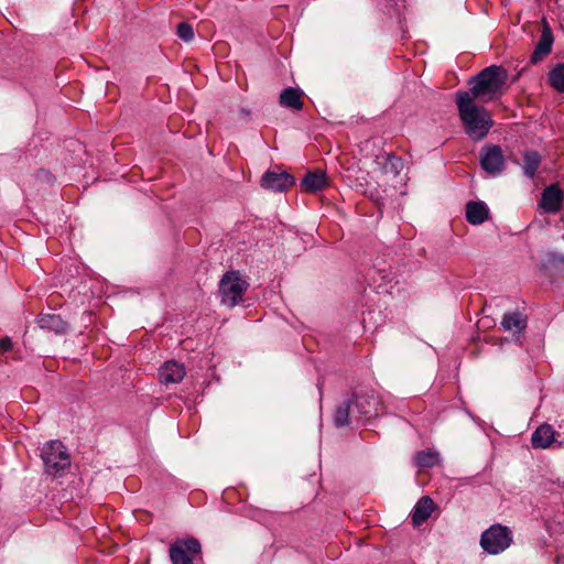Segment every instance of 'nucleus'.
<instances>
[{
	"mask_svg": "<svg viewBox=\"0 0 564 564\" xmlns=\"http://www.w3.org/2000/svg\"><path fill=\"white\" fill-rule=\"evenodd\" d=\"M295 183V178L279 166L267 171L261 178V186L272 192H283Z\"/></svg>",
	"mask_w": 564,
	"mask_h": 564,
	"instance_id": "nucleus-10",
	"label": "nucleus"
},
{
	"mask_svg": "<svg viewBox=\"0 0 564 564\" xmlns=\"http://www.w3.org/2000/svg\"><path fill=\"white\" fill-rule=\"evenodd\" d=\"M305 192L315 193L327 185L326 174L322 171L308 172L301 183Z\"/></svg>",
	"mask_w": 564,
	"mask_h": 564,
	"instance_id": "nucleus-19",
	"label": "nucleus"
},
{
	"mask_svg": "<svg viewBox=\"0 0 564 564\" xmlns=\"http://www.w3.org/2000/svg\"><path fill=\"white\" fill-rule=\"evenodd\" d=\"M42 459L46 473L58 475L70 466L69 455L65 446L59 441L46 443L42 449Z\"/></svg>",
	"mask_w": 564,
	"mask_h": 564,
	"instance_id": "nucleus-6",
	"label": "nucleus"
},
{
	"mask_svg": "<svg viewBox=\"0 0 564 564\" xmlns=\"http://www.w3.org/2000/svg\"><path fill=\"white\" fill-rule=\"evenodd\" d=\"M415 462L416 465L420 467H433L434 465L437 464L438 457L436 453L430 449H425L416 454Z\"/></svg>",
	"mask_w": 564,
	"mask_h": 564,
	"instance_id": "nucleus-24",
	"label": "nucleus"
},
{
	"mask_svg": "<svg viewBox=\"0 0 564 564\" xmlns=\"http://www.w3.org/2000/svg\"><path fill=\"white\" fill-rule=\"evenodd\" d=\"M435 508V505L433 500L424 496L422 497L415 505L413 511H412V522L414 525H421L423 522H425L430 516L432 514L433 510Z\"/></svg>",
	"mask_w": 564,
	"mask_h": 564,
	"instance_id": "nucleus-15",
	"label": "nucleus"
},
{
	"mask_svg": "<svg viewBox=\"0 0 564 564\" xmlns=\"http://www.w3.org/2000/svg\"><path fill=\"white\" fill-rule=\"evenodd\" d=\"M248 283L237 271L226 272L219 282L221 303L229 307L236 306L243 299Z\"/></svg>",
	"mask_w": 564,
	"mask_h": 564,
	"instance_id": "nucleus-5",
	"label": "nucleus"
},
{
	"mask_svg": "<svg viewBox=\"0 0 564 564\" xmlns=\"http://www.w3.org/2000/svg\"><path fill=\"white\" fill-rule=\"evenodd\" d=\"M550 85L558 93H564V64H557L549 74Z\"/></svg>",
	"mask_w": 564,
	"mask_h": 564,
	"instance_id": "nucleus-23",
	"label": "nucleus"
},
{
	"mask_svg": "<svg viewBox=\"0 0 564 564\" xmlns=\"http://www.w3.org/2000/svg\"><path fill=\"white\" fill-rule=\"evenodd\" d=\"M354 402L347 401L343 404H339L334 414V424L337 427L347 426L350 423V414L354 413L352 410Z\"/></svg>",
	"mask_w": 564,
	"mask_h": 564,
	"instance_id": "nucleus-21",
	"label": "nucleus"
},
{
	"mask_svg": "<svg viewBox=\"0 0 564 564\" xmlns=\"http://www.w3.org/2000/svg\"><path fill=\"white\" fill-rule=\"evenodd\" d=\"M361 151L366 152V156L373 155L371 170L365 174L359 169H347L345 177L349 185L365 194H369L371 197H373L375 193L370 188L371 182L368 178L373 181L383 192H388L390 187L395 188L397 185L394 183L403 167L402 160L390 152L382 151L371 140L362 143Z\"/></svg>",
	"mask_w": 564,
	"mask_h": 564,
	"instance_id": "nucleus-1",
	"label": "nucleus"
},
{
	"mask_svg": "<svg viewBox=\"0 0 564 564\" xmlns=\"http://www.w3.org/2000/svg\"><path fill=\"white\" fill-rule=\"evenodd\" d=\"M200 543L191 538L176 541L170 547V558L172 564H193L194 556L200 553Z\"/></svg>",
	"mask_w": 564,
	"mask_h": 564,
	"instance_id": "nucleus-7",
	"label": "nucleus"
},
{
	"mask_svg": "<svg viewBox=\"0 0 564 564\" xmlns=\"http://www.w3.org/2000/svg\"><path fill=\"white\" fill-rule=\"evenodd\" d=\"M502 328L513 335H520L527 327V317L520 312H511L503 315Z\"/></svg>",
	"mask_w": 564,
	"mask_h": 564,
	"instance_id": "nucleus-14",
	"label": "nucleus"
},
{
	"mask_svg": "<svg viewBox=\"0 0 564 564\" xmlns=\"http://www.w3.org/2000/svg\"><path fill=\"white\" fill-rule=\"evenodd\" d=\"M480 165L488 174L499 175L505 170V156L499 145H485L480 152Z\"/></svg>",
	"mask_w": 564,
	"mask_h": 564,
	"instance_id": "nucleus-9",
	"label": "nucleus"
},
{
	"mask_svg": "<svg viewBox=\"0 0 564 564\" xmlns=\"http://www.w3.org/2000/svg\"><path fill=\"white\" fill-rule=\"evenodd\" d=\"M36 323L41 329L64 334L67 330V323L56 314H40Z\"/></svg>",
	"mask_w": 564,
	"mask_h": 564,
	"instance_id": "nucleus-13",
	"label": "nucleus"
},
{
	"mask_svg": "<svg viewBox=\"0 0 564 564\" xmlns=\"http://www.w3.org/2000/svg\"><path fill=\"white\" fill-rule=\"evenodd\" d=\"M160 381L164 384L178 383L185 377L184 365L176 361H166L160 368Z\"/></svg>",
	"mask_w": 564,
	"mask_h": 564,
	"instance_id": "nucleus-12",
	"label": "nucleus"
},
{
	"mask_svg": "<svg viewBox=\"0 0 564 564\" xmlns=\"http://www.w3.org/2000/svg\"><path fill=\"white\" fill-rule=\"evenodd\" d=\"M489 209L484 202H468L466 205V219L471 225H480L488 219Z\"/></svg>",
	"mask_w": 564,
	"mask_h": 564,
	"instance_id": "nucleus-16",
	"label": "nucleus"
},
{
	"mask_svg": "<svg viewBox=\"0 0 564 564\" xmlns=\"http://www.w3.org/2000/svg\"><path fill=\"white\" fill-rule=\"evenodd\" d=\"M12 348V340L9 337H3L0 339V349L3 351H8Z\"/></svg>",
	"mask_w": 564,
	"mask_h": 564,
	"instance_id": "nucleus-26",
	"label": "nucleus"
},
{
	"mask_svg": "<svg viewBox=\"0 0 564 564\" xmlns=\"http://www.w3.org/2000/svg\"><path fill=\"white\" fill-rule=\"evenodd\" d=\"M279 101L285 108L301 110L303 108L302 91L293 87L285 88L281 91Z\"/></svg>",
	"mask_w": 564,
	"mask_h": 564,
	"instance_id": "nucleus-20",
	"label": "nucleus"
},
{
	"mask_svg": "<svg viewBox=\"0 0 564 564\" xmlns=\"http://www.w3.org/2000/svg\"><path fill=\"white\" fill-rule=\"evenodd\" d=\"M553 44V35L547 25L544 26L540 40L532 53L531 61L533 63H538L543 57H545L552 48Z\"/></svg>",
	"mask_w": 564,
	"mask_h": 564,
	"instance_id": "nucleus-18",
	"label": "nucleus"
},
{
	"mask_svg": "<svg viewBox=\"0 0 564 564\" xmlns=\"http://www.w3.org/2000/svg\"><path fill=\"white\" fill-rule=\"evenodd\" d=\"M555 432L549 424L539 426L531 436V443L534 448H547L554 442Z\"/></svg>",
	"mask_w": 564,
	"mask_h": 564,
	"instance_id": "nucleus-17",
	"label": "nucleus"
},
{
	"mask_svg": "<svg viewBox=\"0 0 564 564\" xmlns=\"http://www.w3.org/2000/svg\"><path fill=\"white\" fill-rule=\"evenodd\" d=\"M354 409L359 414L358 419H370L383 413V405L375 391L358 394L354 400Z\"/></svg>",
	"mask_w": 564,
	"mask_h": 564,
	"instance_id": "nucleus-8",
	"label": "nucleus"
},
{
	"mask_svg": "<svg viewBox=\"0 0 564 564\" xmlns=\"http://www.w3.org/2000/svg\"><path fill=\"white\" fill-rule=\"evenodd\" d=\"M541 163V156L536 151H528L523 155V173L529 178H532Z\"/></svg>",
	"mask_w": 564,
	"mask_h": 564,
	"instance_id": "nucleus-22",
	"label": "nucleus"
},
{
	"mask_svg": "<svg viewBox=\"0 0 564 564\" xmlns=\"http://www.w3.org/2000/svg\"><path fill=\"white\" fill-rule=\"evenodd\" d=\"M511 530L502 524H492L480 536V546L490 555H498L506 551L512 543Z\"/></svg>",
	"mask_w": 564,
	"mask_h": 564,
	"instance_id": "nucleus-4",
	"label": "nucleus"
},
{
	"mask_svg": "<svg viewBox=\"0 0 564 564\" xmlns=\"http://www.w3.org/2000/svg\"><path fill=\"white\" fill-rule=\"evenodd\" d=\"M456 104L468 137L474 141L484 139L492 127L489 112L470 100L467 91H457Z\"/></svg>",
	"mask_w": 564,
	"mask_h": 564,
	"instance_id": "nucleus-3",
	"label": "nucleus"
},
{
	"mask_svg": "<svg viewBox=\"0 0 564 564\" xmlns=\"http://www.w3.org/2000/svg\"><path fill=\"white\" fill-rule=\"evenodd\" d=\"M177 35L185 42H189L194 39L193 26L186 22H182L177 25Z\"/></svg>",
	"mask_w": 564,
	"mask_h": 564,
	"instance_id": "nucleus-25",
	"label": "nucleus"
},
{
	"mask_svg": "<svg viewBox=\"0 0 564 564\" xmlns=\"http://www.w3.org/2000/svg\"><path fill=\"white\" fill-rule=\"evenodd\" d=\"M563 198L562 189L557 185H550L542 193L541 207L546 213L555 214L561 209Z\"/></svg>",
	"mask_w": 564,
	"mask_h": 564,
	"instance_id": "nucleus-11",
	"label": "nucleus"
},
{
	"mask_svg": "<svg viewBox=\"0 0 564 564\" xmlns=\"http://www.w3.org/2000/svg\"><path fill=\"white\" fill-rule=\"evenodd\" d=\"M508 73L502 66L491 65L484 68L469 80L470 88L467 94L470 100L487 104L503 95Z\"/></svg>",
	"mask_w": 564,
	"mask_h": 564,
	"instance_id": "nucleus-2",
	"label": "nucleus"
}]
</instances>
